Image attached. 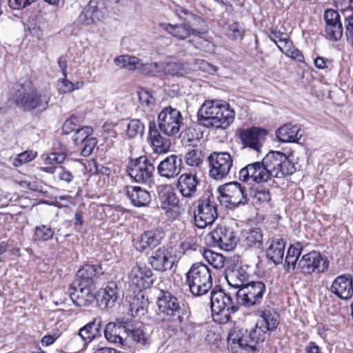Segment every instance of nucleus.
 I'll use <instances>...</instances> for the list:
<instances>
[{
  "label": "nucleus",
  "instance_id": "nucleus-32",
  "mask_svg": "<svg viewBox=\"0 0 353 353\" xmlns=\"http://www.w3.org/2000/svg\"><path fill=\"white\" fill-rule=\"evenodd\" d=\"M285 244L286 242L282 237H273L266 250L267 257L275 264L281 263L283 260Z\"/></svg>",
  "mask_w": 353,
  "mask_h": 353
},
{
  "label": "nucleus",
  "instance_id": "nucleus-51",
  "mask_svg": "<svg viewBox=\"0 0 353 353\" xmlns=\"http://www.w3.org/2000/svg\"><path fill=\"white\" fill-rule=\"evenodd\" d=\"M79 127V118L75 115H72L63 123L62 130L64 134H68L73 131H76Z\"/></svg>",
  "mask_w": 353,
  "mask_h": 353
},
{
  "label": "nucleus",
  "instance_id": "nucleus-53",
  "mask_svg": "<svg viewBox=\"0 0 353 353\" xmlns=\"http://www.w3.org/2000/svg\"><path fill=\"white\" fill-rule=\"evenodd\" d=\"M324 20L325 26L334 25L335 23H341L340 20V15L339 12L334 10L329 9L324 12Z\"/></svg>",
  "mask_w": 353,
  "mask_h": 353
},
{
  "label": "nucleus",
  "instance_id": "nucleus-8",
  "mask_svg": "<svg viewBox=\"0 0 353 353\" xmlns=\"http://www.w3.org/2000/svg\"><path fill=\"white\" fill-rule=\"evenodd\" d=\"M220 203L229 208H235L248 203L246 189L239 182L226 183L218 188Z\"/></svg>",
  "mask_w": 353,
  "mask_h": 353
},
{
  "label": "nucleus",
  "instance_id": "nucleus-64",
  "mask_svg": "<svg viewBox=\"0 0 353 353\" xmlns=\"http://www.w3.org/2000/svg\"><path fill=\"white\" fill-rule=\"evenodd\" d=\"M302 249L303 245L300 242L295 243L294 244H292L289 247L287 255L299 258L301 254Z\"/></svg>",
  "mask_w": 353,
  "mask_h": 353
},
{
  "label": "nucleus",
  "instance_id": "nucleus-15",
  "mask_svg": "<svg viewBox=\"0 0 353 353\" xmlns=\"http://www.w3.org/2000/svg\"><path fill=\"white\" fill-rule=\"evenodd\" d=\"M206 240L212 246L219 247L225 251L233 250L237 243L233 230L225 227L215 228L207 235Z\"/></svg>",
  "mask_w": 353,
  "mask_h": 353
},
{
  "label": "nucleus",
  "instance_id": "nucleus-21",
  "mask_svg": "<svg viewBox=\"0 0 353 353\" xmlns=\"http://www.w3.org/2000/svg\"><path fill=\"white\" fill-rule=\"evenodd\" d=\"M68 293L72 302L79 307L88 306L96 299L93 286L79 285L75 281L69 287Z\"/></svg>",
  "mask_w": 353,
  "mask_h": 353
},
{
  "label": "nucleus",
  "instance_id": "nucleus-23",
  "mask_svg": "<svg viewBox=\"0 0 353 353\" xmlns=\"http://www.w3.org/2000/svg\"><path fill=\"white\" fill-rule=\"evenodd\" d=\"M181 167V159L178 155L170 154L159 163L157 170L160 176L170 180L179 174Z\"/></svg>",
  "mask_w": 353,
  "mask_h": 353
},
{
  "label": "nucleus",
  "instance_id": "nucleus-13",
  "mask_svg": "<svg viewBox=\"0 0 353 353\" xmlns=\"http://www.w3.org/2000/svg\"><path fill=\"white\" fill-rule=\"evenodd\" d=\"M266 287L262 281H249L236 293L239 304L245 307H252L262 301Z\"/></svg>",
  "mask_w": 353,
  "mask_h": 353
},
{
  "label": "nucleus",
  "instance_id": "nucleus-33",
  "mask_svg": "<svg viewBox=\"0 0 353 353\" xmlns=\"http://www.w3.org/2000/svg\"><path fill=\"white\" fill-rule=\"evenodd\" d=\"M225 276L228 285L234 289L243 288L249 281V274L242 268L227 270Z\"/></svg>",
  "mask_w": 353,
  "mask_h": 353
},
{
  "label": "nucleus",
  "instance_id": "nucleus-1",
  "mask_svg": "<svg viewBox=\"0 0 353 353\" xmlns=\"http://www.w3.org/2000/svg\"><path fill=\"white\" fill-rule=\"evenodd\" d=\"M235 112L227 103L205 101L197 112L199 125L214 129H227L233 123Z\"/></svg>",
  "mask_w": 353,
  "mask_h": 353
},
{
  "label": "nucleus",
  "instance_id": "nucleus-56",
  "mask_svg": "<svg viewBox=\"0 0 353 353\" xmlns=\"http://www.w3.org/2000/svg\"><path fill=\"white\" fill-rule=\"evenodd\" d=\"M285 51V54L287 57H290L292 59H294L300 63H304L305 59L303 53L298 50L297 48H295L294 47H289L287 50Z\"/></svg>",
  "mask_w": 353,
  "mask_h": 353
},
{
  "label": "nucleus",
  "instance_id": "nucleus-22",
  "mask_svg": "<svg viewBox=\"0 0 353 353\" xmlns=\"http://www.w3.org/2000/svg\"><path fill=\"white\" fill-rule=\"evenodd\" d=\"M148 261L151 267L158 272L171 270L174 263L172 253L165 248H159L153 251L148 257Z\"/></svg>",
  "mask_w": 353,
  "mask_h": 353
},
{
  "label": "nucleus",
  "instance_id": "nucleus-29",
  "mask_svg": "<svg viewBox=\"0 0 353 353\" xmlns=\"http://www.w3.org/2000/svg\"><path fill=\"white\" fill-rule=\"evenodd\" d=\"M119 299V289L114 282H110L101 288L98 294L97 301L103 308H112Z\"/></svg>",
  "mask_w": 353,
  "mask_h": 353
},
{
  "label": "nucleus",
  "instance_id": "nucleus-57",
  "mask_svg": "<svg viewBox=\"0 0 353 353\" xmlns=\"http://www.w3.org/2000/svg\"><path fill=\"white\" fill-rule=\"evenodd\" d=\"M139 99L141 104L145 107L150 106L155 101L151 94L146 90H142L139 92Z\"/></svg>",
  "mask_w": 353,
  "mask_h": 353
},
{
  "label": "nucleus",
  "instance_id": "nucleus-14",
  "mask_svg": "<svg viewBox=\"0 0 353 353\" xmlns=\"http://www.w3.org/2000/svg\"><path fill=\"white\" fill-rule=\"evenodd\" d=\"M329 267V261L326 257L316 251H312L302 256L299 260L296 270L304 274H310L315 271L324 272Z\"/></svg>",
  "mask_w": 353,
  "mask_h": 353
},
{
  "label": "nucleus",
  "instance_id": "nucleus-59",
  "mask_svg": "<svg viewBox=\"0 0 353 353\" xmlns=\"http://www.w3.org/2000/svg\"><path fill=\"white\" fill-rule=\"evenodd\" d=\"M37 0H8L10 7L14 10L25 8Z\"/></svg>",
  "mask_w": 353,
  "mask_h": 353
},
{
  "label": "nucleus",
  "instance_id": "nucleus-60",
  "mask_svg": "<svg viewBox=\"0 0 353 353\" xmlns=\"http://www.w3.org/2000/svg\"><path fill=\"white\" fill-rule=\"evenodd\" d=\"M345 26L347 39L353 46V14L345 19Z\"/></svg>",
  "mask_w": 353,
  "mask_h": 353
},
{
  "label": "nucleus",
  "instance_id": "nucleus-44",
  "mask_svg": "<svg viewBox=\"0 0 353 353\" xmlns=\"http://www.w3.org/2000/svg\"><path fill=\"white\" fill-rule=\"evenodd\" d=\"M203 256L208 263L214 268L220 270L224 267L225 259L222 254L211 250H206L205 251Z\"/></svg>",
  "mask_w": 353,
  "mask_h": 353
},
{
  "label": "nucleus",
  "instance_id": "nucleus-28",
  "mask_svg": "<svg viewBox=\"0 0 353 353\" xmlns=\"http://www.w3.org/2000/svg\"><path fill=\"white\" fill-rule=\"evenodd\" d=\"M164 237V232L162 230H152L144 232L138 236L134 246L137 251L144 252L148 248H153L158 246Z\"/></svg>",
  "mask_w": 353,
  "mask_h": 353
},
{
  "label": "nucleus",
  "instance_id": "nucleus-46",
  "mask_svg": "<svg viewBox=\"0 0 353 353\" xmlns=\"http://www.w3.org/2000/svg\"><path fill=\"white\" fill-rule=\"evenodd\" d=\"M144 125L139 119L131 120L127 125V135L133 139L137 136L142 137L144 133Z\"/></svg>",
  "mask_w": 353,
  "mask_h": 353
},
{
  "label": "nucleus",
  "instance_id": "nucleus-12",
  "mask_svg": "<svg viewBox=\"0 0 353 353\" xmlns=\"http://www.w3.org/2000/svg\"><path fill=\"white\" fill-rule=\"evenodd\" d=\"M181 301L168 291H161L158 296V315L163 321H174L182 314Z\"/></svg>",
  "mask_w": 353,
  "mask_h": 353
},
{
  "label": "nucleus",
  "instance_id": "nucleus-20",
  "mask_svg": "<svg viewBox=\"0 0 353 353\" xmlns=\"http://www.w3.org/2000/svg\"><path fill=\"white\" fill-rule=\"evenodd\" d=\"M199 183L196 174L183 173L177 179L176 188L183 198L192 199L197 196Z\"/></svg>",
  "mask_w": 353,
  "mask_h": 353
},
{
  "label": "nucleus",
  "instance_id": "nucleus-40",
  "mask_svg": "<svg viewBox=\"0 0 353 353\" xmlns=\"http://www.w3.org/2000/svg\"><path fill=\"white\" fill-rule=\"evenodd\" d=\"M137 270L139 272V275L135 274L134 277L132 278V281L140 289L149 288L154 282L151 270L147 269L143 272L139 268Z\"/></svg>",
  "mask_w": 353,
  "mask_h": 353
},
{
  "label": "nucleus",
  "instance_id": "nucleus-37",
  "mask_svg": "<svg viewBox=\"0 0 353 353\" xmlns=\"http://www.w3.org/2000/svg\"><path fill=\"white\" fill-rule=\"evenodd\" d=\"M159 26L168 34L179 39H185L190 34H194V29L187 23L172 25L167 23H160Z\"/></svg>",
  "mask_w": 353,
  "mask_h": 353
},
{
  "label": "nucleus",
  "instance_id": "nucleus-9",
  "mask_svg": "<svg viewBox=\"0 0 353 353\" xmlns=\"http://www.w3.org/2000/svg\"><path fill=\"white\" fill-rule=\"evenodd\" d=\"M51 98L50 93L47 90L38 92L35 90H19L16 97V104L24 111H32L37 109L44 110L47 108Z\"/></svg>",
  "mask_w": 353,
  "mask_h": 353
},
{
  "label": "nucleus",
  "instance_id": "nucleus-54",
  "mask_svg": "<svg viewBox=\"0 0 353 353\" xmlns=\"http://www.w3.org/2000/svg\"><path fill=\"white\" fill-rule=\"evenodd\" d=\"M190 26V28L194 29V34L203 33L207 30V23L199 14L195 17L194 20Z\"/></svg>",
  "mask_w": 353,
  "mask_h": 353
},
{
  "label": "nucleus",
  "instance_id": "nucleus-42",
  "mask_svg": "<svg viewBox=\"0 0 353 353\" xmlns=\"http://www.w3.org/2000/svg\"><path fill=\"white\" fill-rule=\"evenodd\" d=\"M54 234V230L50 225L42 224L35 228L33 238L37 241H47L52 239Z\"/></svg>",
  "mask_w": 353,
  "mask_h": 353
},
{
  "label": "nucleus",
  "instance_id": "nucleus-47",
  "mask_svg": "<svg viewBox=\"0 0 353 353\" xmlns=\"http://www.w3.org/2000/svg\"><path fill=\"white\" fill-rule=\"evenodd\" d=\"M252 198L256 203H267L271 200V194L268 188L257 187L251 191Z\"/></svg>",
  "mask_w": 353,
  "mask_h": 353
},
{
  "label": "nucleus",
  "instance_id": "nucleus-17",
  "mask_svg": "<svg viewBox=\"0 0 353 353\" xmlns=\"http://www.w3.org/2000/svg\"><path fill=\"white\" fill-rule=\"evenodd\" d=\"M159 194L161 208L164 210L166 216L171 220H176L181 214L179 207V199L176 194L166 186L162 188Z\"/></svg>",
  "mask_w": 353,
  "mask_h": 353
},
{
  "label": "nucleus",
  "instance_id": "nucleus-50",
  "mask_svg": "<svg viewBox=\"0 0 353 353\" xmlns=\"http://www.w3.org/2000/svg\"><path fill=\"white\" fill-rule=\"evenodd\" d=\"M37 157V152L32 151H26L19 154L12 160V165L14 167H19L24 163H28Z\"/></svg>",
  "mask_w": 353,
  "mask_h": 353
},
{
  "label": "nucleus",
  "instance_id": "nucleus-55",
  "mask_svg": "<svg viewBox=\"0 0 353 353\" xmlns=\"http://www.w3.org/2000/svg\"><path fill=\"white\" fill-rule=\"evenodd\" d=\"M57 88L61 93H70L75 89L74 84L64 77L58 81Z\"/></svg>",
  "mask_w": 353,
  "mask_h": 353
},
{
  "label": "nucleus",
  "instance_id": "nucleus-58",
  "mask_svg": "<svg viewBox=\"0 0 353 353\" xmlns=\"http://www.w3.org/2000/svg\"><path fill=\"white\" fill-rule=\"evenodd\" d=\"M196 64L198 65V67L201 70L209 74H214L217 70L216 66L208 63L203 59H196Z\"/></svg>",
  "mask_w": 353,
  "mask_h": 353
},
{
  "label": "nucleus",
  "instance_id": "nucleus-39",
  "mask_svg": "<svg viewBox=\"0 0 353 353\" xmlns=\"http://www.w3.org/2000/svg\"><path fill=\"white\" fill-rule=\"evenodd\" d=\"M244 245L256 248H262L263 245V233L260 228H254L243 232Z\"/></svg>",
  "mask_w": 353,
  "mask_h": 353
},
{
  "label": "nucleus",
  "instance_id": "nucleus-43",
  "mask_svg": "<svg viewBox=\"0 0 353 353\" xmlns=\"http://www.w3.org/2000/svg\"><path fill=\"white\" fill-rule=\"evenodd\" d=\"M43 170L46 172L57 174V177L60 181L66 182L67 183H71L74 179V175L72 172L62 165L45 168Z\"/></svg>",
  "mask_w": 353,
  "mask_h": 353
},
{
  "label": "nucleus",
  "instance_id": "nucleus-34",
  "mask_svg": "<svg viewBox=\"0 0 353 353\" xmlns=\"http://www.w3.org/2000/svg\"><path fill=\"white\" fill-rule=\"evenodd\" d=\"M299 131L300 128L297 125L288 123L280 127L276 130V135L281 142H296L302 137Z\"/></svg>",
  "mask_w": 353,
  "mask_h": 353
},
{
  "label": "nucleus",
  "instance_id": "nucleus-18",
  "mask_svg": "<svg viewBox=\"0 0 353 353\" xmlns=\"http://www.w3.org/2000/svg\"><path fill=\"white\" fill-rule=\"evenodd\" d=\"M151 75H171L173 77H184L188 74L189 69L185 64L179 62L151 63L145 64Z\"/></svg>",
  "mask_w": 353,
  "mask_h": 353
},
{
  "label": "nucleus",
  "instance_id": "nucleus-61",
  "mask_svg": "<svg viewBox=\"0 0 353 353\" xmlns=\"http://www.w3.org/2000/svg\"><path fill=\"white\" fill-rule=\"evenodd\" d=\"M66 157L65 156H62L61 154H59L55 152H52L50 154H48L46 158V164H53V163H57L60 164L62 163L65 160Z\"/></svg>",
  "mask_w": 353,
  "mask_h": 353
},
{
  "label": "nucleus",
  "instance_id": "nucleus-3",
  "mask_svg": "<svg viewBox=\"0 0 353 353\" xmlns=\"http://www.w3.org/2000/svg\"><path fill=\"white\" fill-rule=\"evenodd\" d=\"M265 332L255 325L249 332L243 330H231L228 334V342L232 351L240 348L245 351H255L257 345L265 341Z\"/></svg>",
  "mask_w": 353,
  "mask_h": 353
},
{
  "label": "nucleus",
  "instance_id": "nucleus-48",
  "mask_svg": "<svg viewBox=\"0 0 353 353\" xmlns=\"http://www.w3.org/2000/svg\"><path fill=\"white\" fill-rule=\"evenodd\" d=\"M93 130L90 126H83L79 128L72 137L73 142L78 145L85 141V139L90 138V135L92 133Z\"/></svg>",
  "mask_w": 353,
  "mask_h": 353
},
{
  "label": "nucleus",
  "instance_id": "nucleus-2",
  "mask_svg": "<svg viewBox=\"0 0 353 353\" xmlns=\"http://www.w3.org/2000/svg\"><path fill=\"white\" fill-rule=\"evenodd\" d=\"M185 284L194 296L207 294L212 287L210 268L201 262L192 264L185 274Z\"/></svg>",
  "mask_w": 353,
  "mask_h": 353
},
{
  "label": "nucleus",
  "instance_id": "nucleus-7",
  "mask_svg": "<svg viewBox=\"0 0 353 353\" xmlns=\"http://www.w3.org/2000/svg\"><path fill=\"white\" fill-rule=\"evenodd\" d=\"M264 167L272 178H283L290 175L295 171L294 164L283 152L279 151L269 152L262 159Z\"/></svg>",
  "mask_w": 353,
  "mask_h": 353
},
{
  "label": "nucleus",
  "instance_id": "nucleus-63",
  "mask_svg": "<svg viewBox=\"0 0 353 353\" xmlns=\"http://www.w3.org/2000/svg\"><path fill=\"white\" fill-rule=\"evenodd\" d=\"M228 35L233 39H242L243 31L239 28L238 23H234L230 26Z\"/></svg>",
  "mask_w": 353,
  "mask_h": 353
},
{
  "label": "nucleus",
  "instance_id": "nucleus-41",
  "mask_svg": "<svg viewBox=\"0 0 353 353\" xmlns=\"http://www.w3.org/2000/svg\"><path fill=\"white\" fill-rule=\"evenodd\" d=\"M114 62L117 66L128 70L137 69L142 65L139 59L130 55H121L117 57L114 59Z\"/></svg>",
  "mask_w": 353,
  "mask_h": 353
},
{
  "label": "nucleus",
  "instance_id": "nucleus-16",
  "mask_svg": "<svg viewBox=\"0 0 353 353\" xmlns=\"http://www.w3.org/2000/svg\"><path fill=\"white\" fill-rule=\"evenodd\" d=\"M268 173L262 161H256L241 168L239 172V179L248 185L261 183L271 180Z\"/></svg>",
  "mask_w": 353,
  "mask_h": 353
},
{
  "label": "nucleus",
  "instance_id": "nucleus-52",
  "mask_svg": "<svg viewBox=\"0 0 353 353\" xmlns=\"http://www.w3.org/2000/svg\"><path fill=\"white\" fill-rule=\"evenodd\" d=\"M83 148L81 149V155L83 157H88L92 154L94 148L97 144V140L95 137H90L81 143Z\"/></svg>",
  "mask_w": 353,
  "mask_h": 353
},
{
  "label": "nucleus",
  "instance_id": "nucleus-36",
  "mask_svg": "<svg viewBox=\"0 0 353 353\" xmlns=\"http://www.w3.org/2000/svg\"><path fill=\"white\" fill-rule=\"evenodd\" d=\"M125 339H129L130 345H125V349L130 348L134 343L145 345L148 341V334L143 330L142 325L139 326L130 325L126 323Z\"/></svg>",
  "mask_w": 353,
  "mask_h": 353
},
{
  "label": "nucleus",
  "instance_id": "nucleus-45",
  "mask_svg": "<svg viewBox=\"0 0 353 353\" xmlns=\"http://www.w3.org/2000/svg\"><path fill=\"white\" fill-rule=\"evenodd\" d=\"M203 155L201 150L192 148L185 155V163L190 166L199 167L203 163Z\"/></svg>",
  "mask_w": 353,
  "mask_h": 353
},
{
  "label": "nucleus",
  "instance_id": "nucleus-10",
  "mask_svg": "<svg viewBox=\"0 0 353 353\" xmlns=\"http://www.w3.org/2000/svg\"><path fill=\"white\" fill-rule=\"evenodd\" d=\"M183 125L181 112L171 106L164 108L158 115V130L167 137H176Z\"/></svg>",
  "mask_w": 353,
  "mask_h": 353
},
{
  "label": "nucleus",
  "instance_id": "nucleus-62",
  "mask_svg": "<svg viewBox=\"0 0 353 353\" xmlns=\"http://www.w3.org/2000/svg\"><path fill=\"white\" fill-rule=\"evenodd\" d=\"M287 36V34L275 29L271 30L269 34V38L275 43H277V42H284L286 43Z\"/></svg>",
  "mask_w": 353,
  "mask_h": 353
},
{
  "label": "nucleus",
  "instance_id": "nucleus-19",
  "mask_svg": "<svg viewBox=\"0 0 353 353\" xmlns=\"http://www.w3.org/2000/svg\"><path fill=\"white\" fill-rule=\"evenodd\" d=\"M330 291L341 300H350L353 296V276L350 274L338 276L332 281Z\"/></svg>",
  "mask_w": 353,
  "mask_h": 353
},
{
  "label": "nucleus",
  "instance_id": "nucleus-31",
  "mask_svg": "<svg viewBox=\"0 0 353 353\" xmlns=\"http://www.w3.org/2000/svg\"><path fill=\"white\" fill-rule=\"evenodd\" d=\"M125 194L136 207L145 206L151 201L150 192L139 186H127Z\"/></svg>",
  "mask_w": 353,
  "mask_h": 353
},
{
  "label": "nucleus",
  "instance_id": "nucleus-25",
  "mask_svg": "<svg viewBox=\"0 0 353 353\" xmlns=\"http://www.w3.org/2000/svg\"><path fill=\"white\" fill-rule=\"evenodd\" d=\"M161 134V132L157 129L156 123L154 122H150L148 141L154 153L158 154L167 153L171 146L170 141L162 137Z\"/></svg>",
  "mask_w": 353,
  "mask_h": 353
},
{
  "label": "nucleus",
  "instance_id": "nucleus-26",
  "mask_svg": "<svg viewBox=\"0 0 353 353\" xmlns=\"http://www.w3.org/2000/svg\"><path fill=\"white\" fill-rule=\"evenodd\" d=\"M103 274V270L101 265L85 264L80 268L74 281L75 284L83 286H94V279Z\"/></svg>",
  "mask_w": 353,
  "mask_h": 353
},
{
  "label": "nucleus",
  "instance_id": "nucleus-27",
  "mask_svg": "<svg viewBox=\"0 0 353 353\" xmlns=\"http://www.w3.org/2000/svg\"><path fill=\"white\" fill-rule=\"evenodd\" d=\"M126 323L121 322L118 325L114 323H109L104 330L105 338L110 343L119 344L125 349V345H130L129 339H125Z\"/></svg>",
  "mask_w": 353,
  "mask_h": 353
},
{
  "label": "nucleus",
  "instance_id": "nucleus-30",
  "mask_svg": "<svg viewBox=\"0 0 353 353\" xmlns=\"http://www.w3.org/2000/svg\"><path fill=\"white\" fill-rule=\"evenodd\" d=\"M99 0H90L79 16V21L84 25H90L102 17Z\"/></svg>",
  "mask_w": 353,
  "mask_h": 353
},
{
  "label": "nucleus",
  "instance_id": "nucleus-24",
  "mask_svg": "<svg viewBox=\"0 0 353 353\" xmlns=\"http://www.w3.org/2000/svg\"><path fill=\"white\" fill-rule=\"evenodd\" d=\"M266 134L267 131L265 129L252 127L242 130L239 137L244 147H249L259 152Z\"/></svg>",
  "mask_w": 353,
  "mask_h": 353
},
{
  "label": "nucleus",
  "instance_id": "nucleus-6",
  "mask_svg": "<svg viewBox=\"0 0 353 353\" xmlns=\"http://www.w3.org/2000/svg\"><path fill=\"white\" fill-rule=\"evenodd\" d=\"M194 224L199 228L212 225L218 214L216 204L210 194L203 195L192 203Z\"/></svg>",
  "mask_w": 353,
  "mask_h": 353
},
{
  "label": "nucleus",
  "instance_id": "nucleus-49",
  "mask_svg": "<svg viewBox=\"0 0 353 353\" xmlns=\"http://www.w3.org/2000/svg\"><path fill=\"white\" fill-rule=\"evenodd\" d=\"M325 31L330 39L338 41L342 37L343 33L342 23L327 25L325 26Z\"/></svg>",
  "mask_w": 353,
  "mask_h": 353
},
{
  "label": "nucleus",
  "instance_id": "nucleus-38",
  "mask_svg": "<svg viewBox=\"0 0 353 353\" xmlns=\"http://www.w3.org/2000/svg\"><path fill=\"white\" fill-rule=\"evenodd\" d=\"M101 321L94 319L80 329L79 334L85 343L100 335Z\"/></svg>",
  "mask_w": 353,
  "mask_h": 353
},
{
  "label": "nucleus",
  "instance_id": "nucleus-11",
  "mask_svg": "<svg viewBox=\"0 0 353 353\" xmlns=\"http://www.w3.org/2000/svg\"><path fill=\"white\" fill-rule=\"evenodd\" d=\"M209 176L215 180H223L233 167V157L228 152L214 151L208 157Z\"/></svg>",
  "mask_w": 353,
  "mask_h": 353
},
{
  "label": "nucleus",
  "instance_id": "nucleus-5",
  "mask_svg": "<svg viewBox=\"0 0 353 353\" xmlns=\"http://www.w3.org/2000/svg\"><path fill=\"white\" fill-rule=\"evenodd\" d=\"M210 305L214 320L220 323L228 322L231 314L239 309V305L232 301L231 296L222 290L211 292Z\"/></svg>",
  "mask_w": 353,
  "mask_h": 353
},
{
  "label": "nucleus",
  "instance_id": "nucleus-35",
  "mask_svg": "<svg viewBox=\"0 0 353 353\" xmlns=\"http://www.w3.org/2000/svg\"><path fill=\"white\" fill-rule=\"evenodd\" d=\"M260 316L261 319L256 322V325L265 332V335L268 331L276 330L279 324V314L276 312L260 311Z\"/></svg>",
  "mask_w": 353,
  "mask_h": 353
},
{
  "label": "nucleus",
  "instance_id": "nucleus-4",
  "mask_svg": "<svg viewBox=\"0 0 353 353\" xmlns=\"http://www.w3.org/2000/svg\"><path fill=\"white\" fill-rule=\"evenodd\" d=\"M126 171L133 181L140 184L150 185L154 181L155 159L147 155L130 158Z\"/></svg>",
  "mask_w": 353,
  "mask_h": 353
}]
</instances>
